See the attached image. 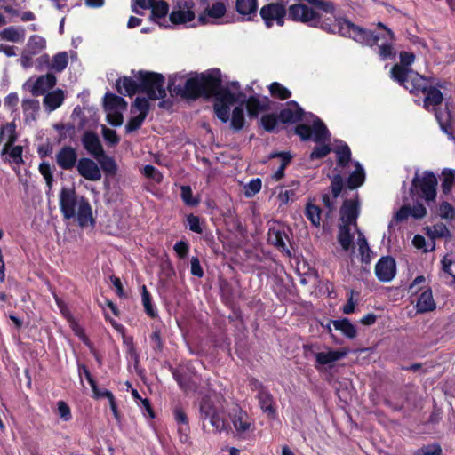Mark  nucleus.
Returning <instances> with one entry per match:
<instances>
[{"label": "nucleus", "instance_id": "nucleus-46", "mask_svg": "<svg viewBox=\"0 0 455 455\" xmlns=\"http://www.w3.org/2000/svg\"><path fill=\"white\" fill-rule=\"evenodd\" d=\"M100 164V168L108 174V175H115L117 172V165L115 159L103 152V156H100L98 158H95Z\"/></svg>", "mask_w": 455, "mask_h": 455}, {"label": "nucleus", "instance_id": "nucleus-8", "mask_svg": "<svg viewBox=\"0 0 455 455\" xmlns=\"http://www.w3.org/2000/svg\"><path fill=\"white\" fill-rule=\"evenodd\" d=\"M259 15L267 28H272L275 23L283 27L286 15L289 16V7L286 8V4L283 0L269 3L260 8ZM288 19L291 20L289 17Z\"/></svg>", "mask_w": 455, "mask_h": 455}, {"label": "nucleus", "instance_id": "nucleus-41", "mask_svg": "<svg viewBox=\"0 0 455 455\" xmlns=\"http://www.w3.org/2000/svg\"><path fill=\"white\" fill-rule=\"evenodd\" d=\"M300 186V181L298 180H291L289 184H287V189L279 194V197L281 201L284 204H288L289 202H293L298 199V189Z\"/></svg>", "mask_w": 455, "mask_h": 455}, {"label": "nucleus", "instance_id": "nucleus-59", "mask_svg": "<svg viewBox=\"0 0 455 455\" xmlns=\"http://www.w3.org/2000/svg\"><path fill=\"white\" fill-rule=\"evenodd\" d=\"M215 116L222 122L228 123L230 119V107L227 104H213Z\"/></svg>", "mask_w": 455, "mask_h": 455}, {"label": "nucleus", "instance_id": "nucleus-13", "mask_svg": "<svg viewBox=\"0 0 455 455\" xmlns=\"http://www.w3.org/2000/svg\"><path fill=\"white\" fill-rule=\"evenodd\" d=\"M396 274V264L391 256L381 257L375 265V275L380 282H390Z\"/></svg>", "mask_w": 455, "mask_h": 455}, {"label": "nucleus", "instance_id": "nucleus-24", "mask_svg": "<svg viewBox=\"0 0 455 455\" xmlns=\"http://www.w3.org/2000/svg\"><path fill=\"white\" fill-rule=\"evenodd\" d=\"M256 398L262 411L267 415L269 419H275L277 416L276 404L274 396L267 390L264 393L257 394Z\"/></svg>", "mask_w": 455, "mask_h": 455}, {"label": "nucleus", "instance_id": "nucleus-5", "mask_svg": "<svg viewBox=\"0 0 455 455\" xmlns=\"http://www.w3.org/2000/svg\"><path fill=\"white\" fill-rule=\"evenodd\" d=\"M295 134L299 136L302 141L313 140L316 143L325 142L330 140L331 133L324 123L317 116L312 125L300 124L294 129Z\"/></svg>", "mask_w": 455, "mask_h": 455}, {"label": "nucleus", "instance_id": "nucleus-1", "mask_svg": "<svg viewBox=\"0 0 455 455\" xmlns=\"http://www.w3.org/2000/svg\"><path fill=\"white\" fill-rule=\"evenodd\" d=\"M334 14L335 12L333 14H330V17H326L327 14L309 9L307 4L300 2L289 6V18L292 21L319 28L327 33H338L370 47L378 44L379 36H376L373 31L357 26L347 19H336Z\"/></svg>", "mask_w": 455, "mask_h": 455}, {"label": "nucleus", "instance_id": "nucleus-15", "mask_svg": "<svg viewBox=\"0 0 455 455\" xmlns=\"http://www.w3.org/2000/svg\"><path fill=\"white\" fill-rule=\"evenodd\" d=\"M305 112L295 100H290L278 114L282 124H297L303 119Z\"/></svg>", "mask_w": 455, "mask_h": 455}, {"label": "nucleus", "instance_id": "nucleus-58", "mask_svg": "<svg viewBox=\"0 0 455 455\" xmlns=\"http://www.w3.org/2000/svg\"><path fill=\"white\" fill-rule=\"evenodd\" d=\"M227 12L226 4L223 2H216L211 7L205 9V13L211 18H222Z\"/></svg>", "mask_w": 455, "mask_h": 455}, {"label": "nucleus", "instance_id": "nucleus-17", "mask_svg": "<svg viewBox=\"0 0 455 455\" xmlns=\"http://www.w3.org/2000/svg\"><path fill=\"white\" fill-rule=\"evenodd\" d=\"M427 215V209L420 202H417L413 206L410 204H403L396 212L394 219L396 222H403L406 220L409 216L416 220H420Z\"/></svg>", "mask_w": 455, "mask_h": 455}, {"label": "nucleus", "instance_id": "nucleus-20", "mask_svg": "<svg viewBox=\"0 0 455 455\" xmlns=\"http://www.w3.org/2000/svg\"><path fill=\"white\" fill-rule=\"evenodd\" d=\"M258 0H235V9L243 21H254L258 12Z\"/></svg>", "mask_w": 455, "mask_h": 455}, {"label": "nucleus", "instance_id": "nucleus-45", "mask_svg": "<svg viewBox=\"0 0 455 455\" xmlns=\"http://www.w3.org/2000/svg\"><path fill=\"white\" fill-rule=\"evenodd\" d=\"M334 152L337 155V164L339 167L345 168L351 160V150L346 142H342Z\"/></svg>", "mask_w": 455, "mask_h": 455}, {"label": "nucleus", "instance_id": "nucleus-61", "mask_svg": "<svg viewBox=\"0 0 455 455\" xmlns=\"http://www.w3.org/2000/svg\"><path fill=\"white\" fill-rule=\"evenodd\" d=\"M439 215L442 219L453 220L455 218V209L448 202L443 201L438 208Z\"/></svg>", "mask_w": 455, "mask_h": 455}, {"label": "nucleus", "instance_id": "nucleus-64", "mask_svg": "<svg viewBox=\"0 0 455 455\" xmlns=\"http://www.w3.org/2000/svg\"><path fill=\"white\" fill-rule=\"evenodd\" d=\"M143 174L148 179H151L157 183H160L163 180V174L159 170L151 164H147L144 166Z\"/></svg>", "mask_w": 455, "mask_h": 455}, {"label": "nucleus", "instance_id": "nucleus-48", "mask_svg": "<svg viewBox=\"0 0 455 455\" xmlns=\"http://www.w3.org/2000/svg\"><path fill=\"white\" fill-rule=\"evenodd\" d=\"M141 299L145 313L152 319L156 318L158 316L157 310L154 307L151 295L145 285L142 287Z\"/></svg>", "mask_w": 455, "mask_h": 455}, {"label": "nucleus", "instance_id": "nucleus-60", "mask_svg": "<svg viewBox=\"0 0 455 455\" xmlns=\"http://www.w3.org/2000/svg\"><path fill=\"white\" fill-rule=\"evenodd\" d=\"M220 297L223 303L232 307L234 305V297H233V290L229 283H225L220 285Z\"/></svg>", "mask_w": 455, "mask_h": 455}, {"label": "nucleus", "instance_id": "nucleus-10", "mask_svg": "<svg viewBox=\"0 0 455 455\" xmlns=\"http://www.w3.org/2000/svg\"><path fill=\"white\" fill-rule=\"evenodd\" d=\"M203 98L210 99L222 84L221 73L219 68L210 69L200 74Z\"/></svg>", "mask_w": 455, "mask_h": 455}, {"label": "nucleus", "instance_id": "nucleus-23", "mask_svg": "<svg viewBox=\"0 0 455 455\" xmlns=\"http://www.w3.org/2000/svg\"><path fill=\"white\" fill-rule=\"evenodd\" d=\"M77 222L81 228L87 227L89 224L95 225V220L92 217V206L87 199L81 197L78 203L76 213Z\"/></svg>", "mask_w": 455, "mask_h": 455}, {"label": "nucleus", "instance_id": "nucleus-37", "mask_svg": "<svg viewBox=\"0 0 455 455\" xmlns=\"http://www.w3.org/2000/svg\"><path fill=\"white\" fill-rule=\"evenodd\" d=\"M365 180V172L359 163H356V168L347 178V186L349 189H355L361 187Z\"/></svg>", "mask_w": 455, "mask_h": 455}, {"label": "nucleus", "instance_id": "nucleus-63", "mask_svg": "<svg viewBox=\"0 0 455 455\" xmlns=\"http://www.w3.org/2000/svg\"><path fill=\"white\" fill-rule=\"evenodd\" d=\"M261 186H262V181L259 178L252 179L251 180H250V182L245 187V193H244L245 196L247 197L254 196L256 194H258L260 191Z\"/></svg>", "mask_w": 455, "mask_h": 455}, {"label": "nucleus", "instance_id": "nucleus-55", "mask_svg": "<svg viewBox=\"0 0 455 455\" xmlns=\"http://www.w3.org/2000/svg\"><path fill=\"white\" fill-rule=\"evenodd\" d=\"M150 345L156 353H162L164 347V341L162 338L161 330L156 327L149 336Z\"/></svg>", "mask_w": 455, "mask_h": 455}, {"label": "nucleus", "instance_id": "nucleus-19", "mask_svg": "<svg viewBox=\"0 0 455 455\" xmlns=\"http://www.w3.org/2000/svg\"><path fill=\"white\" fill-rule=\"evenodd\" d=\"M359 216V201L356 199H346L340 208V219L342 225H353L356 223Z\"/></svg>", "mask_w": 455, "mask_h": 455}, {"label": "nucleus", "instance_id": "nucleus-51", "mask_svg": "<svg viewBox=\"0 0 455 455\" xmlns=\"http://www.w3.org/2000/svg\"><path fill=\"white\" fill-rule=\"evenodd\" d=\"M428 236L432 239L451 237V234L445 224L439 222L433 227H427Z\"/></svg>", "mask_w": 455, "mask_h": 455}, {"label": "nucleus", "instance_id": "nucleus-54", "mask_svg": "<svg viewBox=\"0 0 455 455\" xmlns=\"http://www.w3.org/2000/svg\"><path fill=\"white\" fill-rule=\"evenodd\" d=\"M68 64V56L66 52H60L52 57L51 68L56 72H62Z\"/></svg>", "mask_w": 455, "mask_h": 455}, {"label": "nucleus", "instance_id": "nucleus-14", "mask_svg": "<svg viewBox=\"0 0 455 455\" xmlns=\"http://www.w3.org/2000/svg\"><path fill=\"white\" fill-rule=\"evenodd\" d=\"M76 170L80 176L90 181H98L101 179V171L97 163L89 157L78 160Z\"/></svg>", "mask_w": 455, "mask_h": 455}, {"label": "nucleus", "instance_id": "nucleus-32", "mask_svg": "<svg viewBox=\"0 0 455 455\" xmlns=\"http://www.w3.org/2000/svg\"><path fill=\"white\" fill-rule=\"evenodd\" d=\"M334 328L338 331H340L341 333L348 338L354 339L357 335V330L355 325H354L349 319L342 318L339 320L331 321Z\"/></svg>", "mask_w": 455, "mask_h": 455}, {"label": "nucleus", "instance_id": "nucleus-49", "mask_svg": "<svg viewBox=\"0 0 455 455\" xmlns=\"http://www.w3.org/2000/svg\"><path fill=\"white\" fill-rule=\"evenodd\" d=\"M441 188L443 194L448 195L451 192L453 184L455 183V170L444 168L442 171Z\"/></svg>", "mask_w": 455, "mask_h": 455}, {"label": "nucleus", "instance_id": "nucleus-57", "mask_svg": "<svg viewBox=\"0 0 455 455\" xmlns=\"http://www.w3.org/2000/svg\"><path fill=\"white\" fill-rule=\"evenodd\" d=\"M330 188L333 199L340 196L344 188V180L340 173H336L331 177Z\"/></svg>", "mask_w": 455, "mask_h": 455}, {"label": "nucleus", "instance_id": "nucleus-38", "mask_svg": "<svg viewBox=\"0 0 455 455\" xmlns=\"http://www.w3.org/2000/svg\"><path fill=\"white\" fill-rule=\"evenodd\" d=\"M215 102L217 104H227L228 106L233 105L238 102V99L235 94L233 93L228 88L223 87L222 84L218 89L217 92L214 93Z\"/></svg>", "mask_w": 455, "mask_h": 455}, {"label": "nucleus", "instance_id": "nucleus-56", "mask_svg": "<svg viewBox=\"0 0 455 455\" xmlns=\"http://www.w3.org/2000/svg\"><path fill=\"white\" fill-rule=\"evenodd\" d=\"M180 191V197L186 205L190 207H196L199 204L200 201L198 198L193 196V191L190 186H181Z\"/></svg>", "mask_w": 455, "mask_h": 455}, {"label": "nucleus", "instance_id": "nucleus-53", "mask_svg": "<svg viewBox=\"0 0 455 455\" xmlns=\"http://www.w3.org/2000/svg\"><path fill=\"white\" fill-rule=\"evenodd\" d=\"M268 89L272 97L281 100H288L291 96V91L278 82H273Z\"/></svg>", "mask_w": 455, "mask_h": 455}, {"label": "nucleus", "instance_id": "nucleus-25", "mask_svg": "<svg viewBox=\"0 0 455 455\" xmlns=\"http://www.w3.org/2000/svg\"><path fill=\"white\" fill-rule=\"evenodd\" d=\"M116 89L120 94L133 96L137 92H140V86L138 80L124 76L120 77L116 82Z\"/></svg>", "mask_w": 455, "mask_h": 455}, {"label": "nucleus", "instance_id": "nucleus-26", "mask_svg": "<svg viewBox=\"0 0 455 455\" xmlns=\"http://www.w3.org/2000/svg\"><path fill=\"white\" fill-rule=\"evenodd\" d=\"M347 355V350H330L328 352H318L315 354V367L318 369V365H328L335 363Z\"/></svg>", "mask_w": 455, "mask_h": 455}, {"label": "nucleus", "instance_id": "nucleus-40", "mask_svg": "<svg viewBox=\"0 0 455 455\" xmlns=\"http://www.w3.org/2000/svg\"><path fill=\"white\" fill-rule=\"evenodd\" d=\"M46 46V41L42 36L33 35L29 37L26 44V52L30 55L40 53Z\"/></svg>", "mask_w": 455, "mask_h": 455}, {"label": "nucleus", "instance_id": "nucleus-4", "mask_svg": "<svg viewBox=\"0 0 455 455\" xmlns=\"http://www.w3.org/2000/svg\"><path fill=\"white\" fill-rule=\"evenodd\" d=\"M139 82L140 92L147 94L151 100L165 98L164 76L160 73L140 70L134 75Z\"/></svg>", "mask_w": 455, "mask_h": 455}, {"label": "nucleus", "instance_id": "nucleus-42", "mask_svg": "<svg viewBox=\"0 0 455 455\" xmlns=\"http://www.w3.org/2000/svg\"><path fill=\"white\" fill-rule=\"evenodd\" d=\"M279 116L275 113L264 114L260 117L259 124L267 132H275L279 124Z\"/></svg>", "mask_w": 455, "mask_h": 455}, {"label": "nucleus", "instance_id": "nucleus-30", "mask_svg": "<svg viewBox=\"0 0 455 455\" xmlns=\"http://www.w3.org/2000/svg\"><path fill=\"white\" fill-rule=\"evenodd\" d=\"M232 423L238 434H243L251 427V420L245 411L239 410L232 417Z\"/></svg>", "mask_w": 455, "mask_h": 455}, {"label": "nucleus", "instance_id": "nucleus-29", "mask_svg": "<svg viewBox=\"0 0 455 455\" xmlns=\"http://www.w3.org/2000/svg\"><path fill=\"white\" fill-rule=\"evenodd\" d=\"M435 302L433 299L432 290L426 289L419 297L417 301V312L427 313L435 309Z\"/></svg>", "mask_w": 455, "mask_h": 455}, {"label": "nucleus", "instance_id": "nucleus-36", "mask_svg": "<svg viewBox=\"0 0 455 455\" xmlns=\"http://www.w3.org/2000/svg\"><path fill=\"white\" fill-rule=\"evenodd\" d=\"M64 92L61 89L48 92L44 98V104L50 109H57L64 101Z\"/></svg>", "mask_w": 455, "mask_h": 455}, {"label": "nucleus", "instance_id": "nucleus-22", "mask_svg": "<svg viewBox=\"0 0 455 455\" xmlns=\"http://www.w3.org/2000/svg\"><path fill=\"white\" fill-rule=\"evenodd\" d=\"M4 140L6 142L4 143L1 155H7L10 148L17 141L18 134L16 132V125L13 122L6 123L2 125L0 128V143H2Z\"/></svg>", "mask_w": 455, "mask_h": 455}, {"label": "nucleus", "instance_id": "nucleus-11", "mask_svg": "<svg viewBox=\"0 0 455 455\" xmlns=\"http://www.w3.org/2000/svg\"><path fill=\"white\" fill-rule=\"evenodd\" d=\"M79 201L75 189L62 188L60 193V208L64 220L76 217V208Z\"/></svg>", "mask_w": 455, "mask_h": 455}, {"label": "nucleus", "instance_id": "nucleus-21", "mask_svg": "<svg viewBox=\"0 0 455 455\" xmlns=\"http://www.w3.org/2000/svg\"><path fill=\"white\" fill-rule=\"evenodd\" d=\"M183 5L186 10H173L170 13L169 19L172 24L180 25L194 20L196 16L193 11L195 4L192 1H185Z\"/></svg>", "mask_w": 455, "mask_h": 455}, {"label": "nucleus", "instance_id": "nucleus-3", "mask_svg": "<svg viewBox=\"0 0 455 455\" xmlns=\"http://www.w3.org/2000/svg\"><path fill=\"white\" fill-rule=\"evenodd\" d=\"M438 181L432 171H425L421 177L416 172L411 180L410 195L425 200L427 205L435 202Z\"/></svg>", "mask_w": 455, "mask_h": 455}, {"label": "nucleus", "instance_id": "nucleus-2", "mask_svg": "<svg viewBox=\"0 0 455 455\" xmlns=\"http://www.w3.org/2000/svg\"><path fill=\"white\" fill-rule=\"evenodd\" d=\"M433 77L417 76L412 82L414 86L411 89V94L423 93L425 95L422 105L424 109L435 115L436 112L442 113L440 106L444 98L442 92L433 85Z\"/></svg>", "mask_w": 455, "mask_h": 455}, {"label": "nucleus", "instance_id": "nucleus-43", "mask_svg": "<svg viewBox=\"0 0 455 455\" xmlns=\"http://www.w3.org/2000/svg\"><path fill=\"white\" fill-rule=\"evenodd\" d=\"M354 236L350 232V226L340 225L339 228L338 241L344 251H348L353 244Z\"/></svg>", "mask_w": 455, "mask_h": 455}, {"label": "nucleus", "instance_id": "nucleus-16", "mask_svg": "<svg viewBox=\"0 0 455 455\" xmlns=\"http://www.w3.org/2000/svg\"><path fill=\"white\" fill-rule=\"evenodd\" d=\"M76 149L71 146H63L56 154L57 164L63 170H72L78 162Z\"/></svg>", "mask_w": 455, "mask_h": 455}, {"label": "nucleus", "instance_id": "nucleus-47", "mask_svg": "<svg viewBox=\"0 0 455 455\" xmlns=\"http://www.w3.org/2000/svg\"><path fill=\"white\" fill-rule=\"evenodd\" d=\"M263 108L264 106H261L259 96L251 95L247 98L246 109L251 118H257L259 113L264 111Z\"/></svg>", "mask_w": 455, "mask_h": 455}, {"label": "nucleus", "instance_id": "nucleus-18", "mask_svg": "<svg viewBox=\"0 0 455 455\" xmlns=\"http://www.w3.org/2000/svg\"><path fill=\"white\" fill-rule=\"evenodd\" d=\"M81 140L84 149L94 158L103 156L105 151L96 132L92 131L84 132Z\"/></svg>", "mask_w": 455, "mask_h": 455}, {"label": "nucleus", "instance_id": "nucleus-9", "mask_svg": "<svg viewBox=\"0 0 455 455\" xmlns=\"http://www.w3.org/2000/svg\"><path fill=\"white\" fill-rule=\"evenodd\" d=\"M289 233L291 234V230L289 227H284L280 224L273 226L268 230V242L283 255L291 257V251L286 243V242L291 243Z\"/></svg>", "mask_w": 455, "mask_h": 455}, {"label": "nucleus", "instance_id": "nucleus-35", "mask_svg": "<svg viewBox=\"0 0 455 455\" xmlns=\"http://www.w3.org/2000/svg\"><path fill=\"white\" fill-rule=\"evenodd\" d=\"M104 108L107 110H124L127 108V102L121 96L116 95L111 92H107L104 96Z\"/></svg>", "mask_w": 455, "mask_h": 455}, {"label": "nucleus", "instance_id": "nucleus-7", "mask_svg": "<svg viewBox=\"0 0 455 455\" xmlns=\"http://www.w3.org/2000/svg\"><path fill=\"white\" fill-rule=\"evenodd\" d=\"M167 367L172 372L179 387L185 394L188 395L190 393H195L197 390V384L193 379L196 375V371L190 363H180L177 367H173L172 364L167 363Z\"/></svg>", "mask_w": 455, "mask_h": 455}, {"label": "nucleus", "instance_id": "nucleus-12", "mask_svg": "<svg viewBox=\"0 0 455 455\" xmlns=\"http://www.w3.org/2000/svg\"><path fill=\"white\" fill-rule=\"evenodd\" d=\"M390 76L394 81L397 82L411 93V89L414 86L412 82L416 80L417 76H423L414 72L411 68L395 64L390 70Z\"/></svg>", "mask_w": 455, "mask_h": 455}, {"label": "nucleus", "instance_id": "nucleus-62", "mask_svg": "<svg viewBox=\"0 0 455 455\" xmlns=\"http://www.w3.org/2000/svg\"><path fill=\"white\" fill-rule=\"evenodd\" d=\"M331 151L330 145L323 144L322 146H316L314 148L312 152L310 153L309 158L310 160H317L325 157Z\"/></svg>", "mask_w": 455, "mask_h": 455}, {"label": "nucleus", "instance_id": "nucleus-6", "mask_svg": "<svg viewBox=\"0 0 455 455\" xmlns=\"http://www.w3.org/2000/svg\"><path fill=\"white\" fill-rule=\"evenodd\" d=\"M200 419H209L215 432L220 433L225 429L226 422L221 418V409L217 405L215 399L210 395L202 397L199 403Z\"/></svg>", "mask_w": 455, "mask_h": 455}, {"label": "nucleus", "instance_id": "nucleus-44", "mask_svg": "<svg viewBox=\"0 0 455 455\" xmlns=\"http://www.w3.org/2000/svg\"><path fill=\"white\" fill-rule=\"evenodd\" d=\"M321 215H322V209L319 206H317L310 202L306 204L305 216L311 222V224L313 226H315V227L320 226V223L322 220Z\"/></svg>", "mask_w": 455, "mask_h": 455}, {"label": "nucleus", "instance_id": "nucleus-27", "mask_svg": "<svg viewBox=\"0 0 455 455\" xmlns=\"http://www.w3.org/2000/svg\"><path fill=\"white\" fill-rule=\"evenodd\" d=\"M56 82V76L52 73H47L44 76H39L33 84V95L38 96L44 94L47 90L55 86Z\"/></svg>", "mask_w": 455, "mask_h": 455}, {"label": "nucleus", "instance_id": "nucleus-31", "mask_svg": "<svg viewBox=\"0 0 455 455\" xmlns=\"http://www.w3.org/2000/svg\"><path fill=\"white\" fill-rule=\"evenodd\" d=\"M149 5L146 9H151V19L156 20L157 19H164L169 12V4L164 0H148Z\"/></svg>", "mask_w": 455, "mask_h": 455}, {"label": "nucleus", "instance_id": "nucleus-50", "mask_svg": "<svg viewBox=\"0 0 455 455\" xmlns=\"http://www.w3.org/2000/svg\"><path fill=\"white\" fill-rule=\"evenodd\" d=\"M148 98L144 97H137L134 102L131 106V113L134 114L139 111V116H142L147 118L148 114L150 110V103L148 101Z\"/></svg>", "mask_w": 455, "mask_h": 455}, {"label": "nucleus", "instance_id": "nucleus-39", "mask_svg": "<svg viewBox=\"0 0 455 455\" xmlns=\"http://www.w3.org/2000/svg\"><path fill=\"white\" fill-rule=\"evenodd\" d=\"M275 157H280L282 159L281 165L279 166V168L275 171V172L272 176L273 179L277 181L284 177V172H285L287 165L291 161V156L289 152H275V153H272L270 155V158H275Z\"/></svg>", "mask_w": 455, "mask_h": 455}, {"label": "nucleus", "instance_id": "nucleus-34", "mask_svg": "<svg viewBox=\"0 0 455 455\" xmlns=\"http://www.w3.org/2000/svg\"><path fill=\"white\" fill-rule=\"evenodd\" d=\"M25 33L23 28L11 26L0 32V38L12 43H18L24 40Z\"/></svg>", "mask_w": 455, "mask_h": 455}, {"label": "nucleus", "instance_id": "nucleus-52", "mask_svg": "<svg viewBox=\"0 0 455 455\" xmlns=\"http://www.w3.org/2000/svg\"><path fill=\"white\" fill-rule=\"evenodd\" d=\"M358 246L359 253L361 256V262L365 265H369L371 261V250L368 244L365 236L361 233H359Z\"/></svg>", "mask_w": 455, "mask_h": 455}, {"label": "nucleus", "instance_id": "nucleus-28", "mask_svg": "<svg viewBox=\"0 0 455 455\" xmlns=\"http://www.w3.org/2000/svg\"><path fill=\"white\" fill-rule=\"evenodd\" d=\"M185 99L197 100L203 98V91L199 76L188 78L185 82Z\"/></svg>", "mask_w": 455, "mask_h": 455}, {"label": "nucleus", "instance_id": "nucleus-33", "mask_svg": "<svg viewBox=\"0 0 455 455\" xmlns=\"http://www.w3.org/2000/svg\"><path fill=\"white\" fill-rule=\"evenodd\" d=\"M230 127L235 132L243 129L246 124L244 109L242 105L234 108L230 116Z\"/></svg>", "mask_w": 455, "mask_h": 455}]
</instances>
